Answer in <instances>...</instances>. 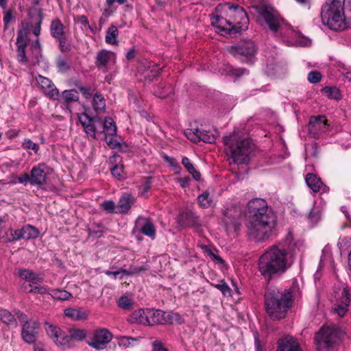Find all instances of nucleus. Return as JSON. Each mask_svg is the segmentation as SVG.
<instances>
[{
	"instance_id": "f257e3e1",
	"label": "nucleus",
	"mask_w": 351,
	"mask_h": 351,
	"mask_svg": "<svg viewBox=\"0 0 351 351\" xmlns=\"http://www.w3.org/2000/svg\"><path fill=\"white\" fill-rule=\"evenodd\" d=\"M296 244L293 236L287 234L278 245L270 246L258 259V271L267 280L285 273L293 263Z\"/></svg>"
},
{
	"instance_id": "f03ea898",
	"label": "nucleus",
	"mask_w": 351,
	"mask_h": 351,
	"mask_svg": "<svg viewBox=\"0 0 351 351\" xmlns=\"http://www.w3.org/2000/svg\"><path fill=\"white\" fill-rule=\"evenodd\" d=\"M249 221L247 226L249 237L256 241L267 240L276 224V216L268 207L266 201L254 198L247 204Z\"/></svg>"
},
{
	"instance_id": "7ed1b4c3",
	"label": "nucleus",
	"mask_w": 351,
	"mask_h": 351,
	"mask_svg": "<svg viewBox=\"0 0 351 351\" xmlns=\"http://www.w3.org/2000/svg\"><path fill=\"white\" fill-rule=\"evenodd\" d=\"M293 303V293L289 289H269L265 294L266 311L273 320L285 318Z\"/></svg>"
},
{
	"instance_id": "20e7f679",
	"label": "nucleus",
	"mask_w": 351,
	"mask_h": 351,
	"mask_svg": "<svg viewBox=\"0 0 351 351\" xmlns=\"http://www.w3.org/2000/svg\"><path fill=\"white\" fill-rule=\"evenodd\" d=\"M27 28L18 30L16 41V59L22 64H38L43 58V48L39 38L29 43Z\"/></svg>"
},
{
	"instance_id": "39448f33",
	"label": "nucleus",
	"mask_w": 351,
	"mask_h": 351,
	"mask_svg": "<svg viewBox=\"0 0 351 351\" xmlns=\"http://www.w3.org/2000/svg\"><path fill=\"white\" fill-rule=\"evenodd\" d=\"M226 154L235 164H247L250 154L254 150V145L248 138H241L237 133L232 132L223 137ZM231 164V162H230Z\"/></svg>"
},
{
	"instance_id": "423d86ee",
	"label": "nucleus",
	"mask_w": 351,
	"mask_h": 351,
	"mask_svg": "<svg viewBox=\"0 0 351 351\" xmlns=\"http://www.w3.org/2000/svg\"><path fill=\"white\" fill-rule=\"evenodd\" d=\"M346 0H332L330 3H326L321 11V18L323 24L330 29L339 31L345 26L343 14L344 3Z\"/></svg>"
},
{
	"instance_id": "0eeeda50",
	"label": "nucleus",
	"mask_w": 351,
	"mask_h": 351,
	"mask_svg": "<svg viewBox=\"0 0 351 351\" xmlns=\"http://www.w3.org/2000/svg\"><path fill=\"white\" fill-rule=\"evenodd\" d=\"M224 14L231 24L234 34L248 28L249 18L245 10L239 5H230L228 3L222 6Z\"/></svg>"
},
{
	"instance_id": "6e6552de",
	"label": "nucleus",
	"mask_w": 351,
	"mask_h": 351,
	"mask_svg": "<svg viewBox=\"0 0 351 351\" xmlns=\"http://www.w3.org/2000/svg\"><path fill=\"white\" fill-rule=\"evenodd\" d=\"M335 302L332 307L333 313L343 317L347 313L351 303V295L348 287L338 285L334 287Z\"/></svg>"
},
{
	"instance_id": "1a4fd4ad",
	"label": "nucleus",
	"mask_w": 351,
	"mask_h": 351,
	"mask_svg": "<svg viewBox=\"0 0 351 351\" xmlns=\"http://www.w3.org/2000/svg\"><path fill=\"white\" fill-rule=\"evenodd\" d=\"M5 242L12 243L19 239L29 240L37 238L39 231L31 225H26L20 229L9 228L5 233Z\"/></svg>"
},
{
	"instance_id": "9d476101",
	"label": "nucleus",
	"mask_w": 351,
	"mask_h": 351,
	"mask_svg": "<svg viewBox=\"0 0 351 351\" xmlns=\"http://www.w3.org/2000/svg\"><path fill=\"white\" fill-rule=\"evenodd\" d=\"M223 223L228 231L237 232L241 226L242 216L241 209L239 207H230L224 211Z\"/></svg>"
},
{
	"instance_id": "9b49d317",
	"label": "nucleus",
	"mask_w": 351,
	"mask_h": 351,
	"mask_svg": "<svg viewBox=\"0 0 351 351\" xmlns=\"http://www.w3.org/2000/svg\"><path fill=\"white\" fill-rule=\"evenodd\" d=\"M228 51L234 57H252L256 51V46L251 40H245L237 45L228 47Z\"/></svg>"
},
{
	"instance_id": "f8f14e48",
	"label": "nucleus",
	"mask_w": 351,
	"mask_h": 351,
	"mask_svg": "<svg viewBox=\"0 0 351 351\" xmlns=\"http://www.w3.org/2000/svg\"><path fill=\"white\" fill-rule=\"evenodd\" d=\"M336 334L330 327H322L315 335V342L317 348L328 349L335 342Z\"/></svg>"
},
{
	"instance_id": "ddd939ff",
	"label": "nucleus",
	"mask_w": 351,
	"mask_h": 351,
	"mask_svg": "<svg viewBox=\"0 0 351 351\" xmlns=\"http://www.w3.org/2000/svg\"><path fill=\"white\" fill-rule=\"evenodd\" d=\"M112 335L108 329H97L94 331L93 337L88 341V344L97 350H103L112 340Z\"/></svg>"
},
{
	"instance_id": "4468645a",
	"label": "nucleus",
	"mask_w": 351,
	"mask_h": 351,
	"mask_svg": "<svg viewBox=\"0 0 351 351\" xmlns=\"http://www.w3.org/2000/svg\"><path fill=\"white\" fill-rule=\"evenodd\" d=\"M77 118L86 134L94 139L96 138L97 126L101 125V119L97 117H90L86 113L77 114Z\"/></svg>"
},
{
	"instance_id": "2eb2a0df",
	"label": "nucleus",
	"mask_w": 351,
	"mask_h": 351,
	"mask_svg": "<svg viewBox=\"0 0 351 351\" xmlns=\"http://www.w3.org/2000/svg\"><path fill=\"white\" fill-rule=\"evenodd\" d=\"M258 13L265 20L271 31L277 32L280 29L279 17L272 8L261 7L258 8Z\"/></svg>"
},
{
	"instance_id": "dca6fc26",
	"label": "nucleus",
	"mask_w": 351,
	"mask_h": 351,
	"mask_svg": "<svg viewBox=\"0 0 351 351\" xmlns=\"http://www.w3.org/2000/svg\"><path fill=\"white\" fill-rule=\"evenodd\" d=\"M39 323L35 320L26 321L23 324L21 335L27 343H34L36 341L38 333Z\"/></svg>"
},
{
	"instance_id": "f3484780",
	"label": "nucleus",
	"mask_w": 351,
	"mask_h": 351,
	"mask_svg": "<svg viewBox=\"0 0 351 351\" xmlns=\"http://www.w3.org/2000/svg\"><path fill=\"white\" fill-rule=\"evenodd\" d=\"M36 80L40 86L41 89L43 90L45 95L51 99H58L59 97V91L49 78L38 75L36 77Z\"/></svg>"
},
{
	"instance_id": "a211bd4d",
	"label": "nucleus",
	"mask_w": 351,
	"mask_h": 351,
	"mask_svg": "<svg viewBox=\"0 0 351 351\" xmlns=\"http://www.w3.org/2000/svg\"><path fill=\"white\" fill-rule=\"evenodd\" d=\"M224 15V16L221 15L213 16L211 19L212 25L215 27L221 35H235L229 20H228V16L225 14Z\"/></svg>"
},
{
	"instance_id": "6ab92c4d",
	"label": "nucleus",
	"mask_w": 351,
	"mask_h": 351,
	"mask_svg": "<svg viewBox=\"0 0 351 351\" xmlns=\"http://www.w3.org/2000/svg\"><path fill=\"white\" fill-rule=\"evenodd\" d=\"M276 351H302V350L295 338L287 335L278 340Z\"/></svg>"
},
{
	"instance_id": "aec40b11",
	"label": "nucleus",
	"mask_w": 351,
	"mask_h": 351,
	"mask_svg": "<svg viewBox=\"0 0 351 351\" xmlns=\"http://www.w3.org/2000/svg\"><path fill=\"white\" fill-rule=\"evenodd\" d=\"M114 54L105 49L99 50L96 55L95 66L99 70H101L104 73L108 71V64L114 59Z\"/></svg>"
},
{
	"instance_id": "412c9836",
	"label": "nucleus",
	"mask_w": 351,
	"mask_h": 351,
	"mask_svg": "<svg viewBox=\"0 0 351 351\" xmlns=\"http://www.w3.org/2000/svg\"><path fill=\"white\" fill-rule=\"evenodd\" d=\"M45 169L46 166L44 164H38L32 169L30 174L31 184L41 186L46 183Z\"/></svg>"
},
{
	"instance_id": "4be33fe9",
	"label": "nucleus",
	"mask_w": 351,
	"mask_h": 351,
	"mask_svg": "<svg viewBox=\"0 0 351 351\" xmlns=\"http://www.w3.org/2000/svg\"><path fill=\"white\" fill-rule=\"evenodd\" d=\"M328 125L324 116L312 117L310 119L308 130L314 137L319 134V130H324Z\"/></svg>"
},
{
	"instance_id": "5701e85b",
	"label": "nucleus",
	"mask_w": 351,
	"mask_h": 351,
	"mask_svg": "<svg viewBox=\"0 0 351 351\" xmlns=\"http://www.w3.org/2000/svg\"><path fill=\"white\" fill-rule=\"evenodd\" d=\"M127 321L130 324L148 325L147 309L139 308L134 311L127 318Z\"/></svg>"
},
{
	"instance_id": "b1692460",
	"label": "nucleus",
	"mask_w": 351,
	"mask_h": 351,
	"mask_svg": "<svg viewBox=\"0 0 351 351\" xmlns=\"http://www.w3.org/2000/svg\"><path fill=\"white\" fill-rule=\"evenodd\" d=\"M178 223L183 228L197 227L199 225V219L192 213H182L178 217Z\"/></svg>"
},
{
	"instance_id": "393cba45",
	"label": "nucleus",
	"mask_w": 351,
	"mask_h": 351,
	"mask_svg": "<svg viewBox=\"0 0 351 351\" xmlns=\"http://www.w3.org/2000/svg\"><path fill=\"white\" fill-rule=\"evenodd\" d=\"M134 202L135 198L132 195L125 193L119 200L117 212L120 213H127Z\"/></svg>"
},
{
	"instance_id": "a878e982",
	"label": "nucleus",
	"mask_w": 351,
	"mask_h": 351,
	"mask_svg": "<svg viewBox=\"0 0 351 351\" xmlns=\"http://www.w3.org/2000/svg\"><path fill=\"white\" fill-rule=\"evenodd\" d=\"M64 29L65 27L59 19H56L51 22L50 33L55 39L66 36Z\"/></svg>"
},
{
	"instance_id": "bb28decb",
	"label": "nucleus",
	"mask_w": 351,
	"mask_h": 351,
	"mask_svg": "<svg viewBox=\"0 0 351 351\" xmlns=\"http://www.w3.org/2000/svg\"><path fill=\"white\" fill-rule=\"evenodd\" d=\"M19 275L21 278L25 280L27 282H32V285L40 284L44 280L42 275L29 269L21 270Z\"/></svg>"
},
{
	"instance_id": "cd10ccee",
	"label": "nucleus",
	"mask_w": 351,
	"mask_h": 351,
	"mask_svg": "<svg viewBox=\"0 0 351 351\" xmlns=\"http://www.w3.org/2000/svg\"><path fill=\"white\" fill-rule=\"evenodd\" d=\"M147 316L149 319V326L163 324L165 322V312L159 309L154 310L147 308Z\"/></svg>"
},
{
	"instance_id": "c85d7f7f",
	"label": "nucleus",
	"mask_w": 351,
	"mask_h": 351,
	"mask_svg": "<svg viewBox=\"0 0 351 351\" xmlns=\"http://www.w3.org/2000/svg\"><path fill=\"white\" fill-rule=\"evenodd\" d=\"M306 183L308 186L313 191V192H319L322 188H324V184L322 183L321 179L318 178L316 175L313 173H308L306 176Z\"/></svg>"
},
{
	"instance_id": "c756f323",
	"label": "nucleus",
	"mask_w": 351,
	"mask_h": 351,
	"mask_svg": "<svg viewBox=\"0 0 351 351\" xmlns=\"http://www.w3.org/2000/svg\"><path fill=\"white\" fill-rule=\"evenodd\" d=\"M173 92V88L170 84L160 83L154 87V93L159 98L168 97Z\"/></svg>"
},
{
	"instance_id": "7c9ffc66",
	"label": "nucleus",
	"mask_w": 351,
	"mask_h": 351,
	"mask_svg": "<svg viewBox=\"0 0 351 351\" xmlns=\"http://www.w3.org/2000/svg\"><path fill=\"white\" fill-rule=\"evenodd\" d=\"M102 130L101 132L105 133L106 136H114L117 134V128L115 123L111 117H106L104 123H101Z\"/></svg>"
},
{
	"instance_id": "2f4dec72",
	"label": "nucleus",
	"mask_w": 351,
	"mask_h": 351,
	"mask_svg": "<svg viewBox=\"0 0 351 351\" xmlns=\"http://www.w3.org/2000/svg\"><path fill=\"white\" fill-rule=\"evenodd\" d=\"M62 100L66 108L75 101L79 100V95L77 90L74 89L65 90L62 93Z\"/></svg>"
},
{
	"instance_id": "473e14b6",
	"label": "nucleus",
	"mask_w": 351,
	"mask_h": 351,
	"mask_svg": "<svg viewBox=\"0 0 351 351\" xmlns=\"http://www.w3.org/2000/svg\"><path fill=\"white\" fill-rule=\"evenodd\" d=\"M93 107L97 113L103 112L106 109V101L103 95L99 93H96L93 95Z\"/></svg>"
},
{
	"instance_id": "72a5a7b5",
	"label": "nucleus",
	"mask_w": 351,
	"mask_h": 351,
	"mask_svg": "<svg viewBox=\"0 0 351 351\" xmlns=\"http://www.w3.org/2000/svg\"><path fill=\"white\" fill-rule=\"evenodd\" d=\"M199 142L203 141L204 143H215L218 133L216 130L213 132L200 130L199 129Z\"/></svg>"
},
{
	"instance_id": "f704fd0d",
	"label": "nucleus",
	"mask_w": 351,
	"mask_h": 351,
	"mask_svg": "<svg viewBox=\"0 0 351 351\" xmlns=\"http://www.w3.org/2000/svg\"><path fill=\"white\" fill-rule=\"evenodd\" d=\"M64 314L73 320H83L86 319L88 317L86 312L71 308L65 309Z\"/></svg>"
},
{
	"instance_id": "c9c22d12",
	"label": "nucleus",
	"mask_w": 351,
	"mask_h": 351,
	"mask_svg": "<svg viewBox=\"0 0 351 351\" xmlns=\"http://www.w3.org/2000/svg\"><path fill=\"white\" fill-rule=\"evenodd\" d=\"M182 164L186 168V169L188 171V172L192 175L193 178L195 180H199L200 179V178H201L200 173L197 170L195 169L194 165L191 162V160L189 158H187L186 156L183 157L182 159Z\"/></svg>"
},
{
	"instance_id": "e433bc0d",
	"label": "nucleus",
	"mask_w": 351,
	"mask_h": 351,
	"mask_svg": "<svg viewBox=\"0 0 351 351\" xmlns=\"http://www.w3.org/2000/svg\"><path fill=\"white\" fill-rule=\"evenodd\" d=\"M118 36V29L115 25H110L106 32L105 40L109 45L117 44V38Z\"/></svg>"
},
{
	"instance_id": "4c0bfd02",
	"label": "nucleus",
	"mask_w": 351,
	"mask_h": 351,
	"mask_svg": "<svg viewBox=\"0 0 351 351\" xmlns=\"http://www.w3.org/2000/svg\"><path fill=\"white\" fill-rule=\"evenodd\" d=\"M0 320L8 325L16 326V320L10 311L5 309H0Z\"/></svg>"
},
{
	"instance_id": "58836bf2",
	"label": "nucleus",
	"mask_w": 351,
	"mask_h": 351,
	"mask_svg": "<svg viewBox=\"0 0 351 351\" xmlns=\"http://www.w3.org/2000/svg\"><path fill=\"white\" fill-rule=\"evenodd\" d=\"M49 295L56 300H67L72 298V294L64 289H52Z\"/></svg>"
},
{
	"instance_id": "ea45409f",
	"label": "nucleus",
	"mask_w": 351,
	"mask_h": 351,
	"mask_svg": "<svg viewBox=\"0 0 351 351\" xmlns=\"http://www.w3.org/2000/svg\"><path fill=\"white\" fill-rule=\"evenodd\" d=\"M117 304L120 308L124 310L130 311L133 308L134 303L131 298L124 295L119 298Z\"/></svg>"
},
{
	"instance_id": "a19ab883",
	"label": "nucleus",
	"mask_w": 351,
	"mask_h": 351,
	"mask_svg": "<svg viewBox=\"0 0 351 351\" xmlns=\"http://www.w3.org/2000/svg\"><path fill=\"white\" fill-rule=\"evenodd\" d=\"M141 232L148 237H154L156 234V230L154 226L150 220H146L145 224L141 227Z\"/></svg>"
},
{
	"instance_id": "79ce46f5",
	"label": "nucleus",
	"mask_w": 351,
	"mask_h": 351,
	"mask_svg": "<svg viewBox=\"0 0 351 351\" xmlns=\"http://www.w3.org/2000/svg\"><path fill=\"white\" fill-rule=\"evenodd\" d=\"M56 345L62 346L63 348H71L73 345V341L71 335H62L60 334V337L58 338Z\"/></svg>"
},
{
	"instance_id": "37998d69",
	"label": "nucleus",
	"mask_w": 351,
	"mask_h": 351,
	"mask_svg": "<svg viewBox=\"0 0 351 351\" xmlns=\"http://www.w3.org/2000/svg\"><path fill=\"white\" fill-rule=\"evenodd\" d=\"M197 201L202 207L208 208L210 206L213 199L210 193L205 191L197 197Z\"/></svg>"
},
{
	"instance_id": "c03bdc74",
	"label": "nucleus",
	"mask_w": 351,
	"mask_h": 351,
	"mask_svg": "<svg viewBox=\"0 0 351 351\" xmlns=\"http://www.w3.org/2000/svg\"><path fill=\"white\" fill-rule=\"evenodd\" d=\"M73 342L82 341L86 337V330L79 328H72L69 330Z\"/></svg>"
},
{
	"instance_id": "a18cd8bd",
	"label": "nucleus",
	"mask_w": 351,
	"mask_h": 351,
	"mask_svg": "<svg viewBox=\"0 0 351 351\" xmlns=\"http://www.w3.org/2000/svg\"><path fill=\"white\" fill-rule=\"evenodd\" d=\"M322 91H324L326 96L329 98L339 99L341 97L340 91L336 87L326 86L322 89Z\"/></svg>"
},
{
	"instance_id": "49530a36",
	"label": "nucleus",
	"mask_w": 351,
	"mask_h": 351,
	"mask_svg": "<svg viewBox=\"0 0 351 351\" xmlns=\"http://www.w3.org/2000/svg\"><path fill=\"white\" fill-rule=\"evenodd\" d=\"M110 169L112 176L117 180H123L125 178L123 164L118 166L110 167Z\"/></svg>"
},
{
	"instance_id": "de8ad7c7",
	"label": "nucleus",
	"mask_w": 351,
	"mask_h": 351,
	"mask_svg": "<svg viewBox=\"0 0 351 351\" xmlns=\"http://www.w3.org/2000/svg\"><path fill=\"white\" fill-rule=\"evenodd\" d=\"M136 342V339L130 337H121L118 339V344L124 348L133 346Z\"/></svg>"
},
{
	"instance_id": "09e8293b",
	"label": "nucleus",
	"mask_w": 351,
	"mask_h": 351,
	"mask_svg": "<svg viewBox=\"0 0 351 351\" xmlns=\"http://www.w3.org/2000/svg\"><path fill=\"white\" fill-rule=\"evenodd\" d=\"M47 332L48 335L56 343L58 340V338L60 337L61 330L56 326L52 325L49 326L47 328Z\"/></svg>"
},
{
	"instance_id": "8fccbe9b",
	"label": "nucleus",
	"mask_w": 351,
	"mask_h": 351,
	"mask_svg": "<svg viewBox=\"0 0 351 351\" xmlns=\"http://www.w3.org/2000/svg\"><path fill=\"white\" fill-rule=\"evenodd\" d=\"M21 147L24 149H32L35 154H37L39 150V145L29 138H25L21 144Z\"/></svg>"
},
{
	"instance_id": "3c124183",
	"label": "nucleus",
	"mask_w": 351,
	"mask_h": 351,
	"mask_svg": "<svg viewBox=\"0 0 351 351\" xmlns=\"http://www.w3.org/2000/svg\"><path fill=\"white\" fill-rule=\"evenodd\" d=\"M213 287L221 291L224 296H230L231 295V289L228 287L226 282L224 280H221L219 283L214 285L212 284Z\"/></svg>"
},
{
	"instance_id": "603ef678",
	"label": "nucleus",
	"mask_w": 351,
	"mask_h": 351,
	"mask_svg": "<svg viewBox=\"0 0 351 351\" xmlns=\"http://www.w3.org/2000/svg\"><path fill=\"white\" fill-rule=\"evenodd\" d=\"M199 129H187L185 130L184 134L188 139L191 141L197 143L199 142Z\"/></svg>"
},
{
	"instance_id": "864d4df0",
	"label": "nucleus",
	"mask_w": 351,
	"mask_h": 351,
	"mask_svg": "<svg viewBox=\"0 0 351 351\" xmlns=\"http://www.w3.org/2000/svg\"><path fill=\"white\" fill-rule=\"evenodd\" d=\"M227 73L230 75L240 77L247 73V70L241 68H234L232 66L227 65L226 69Z\"/></svg>"
},
{
	"instance_id": "5fc2aeb1",
	"label": "nucleus",
	"mask_w": 351,
	"mask_h": 351,
	"mask_svg": "<svg viewBox=\"0 0 351 351\" xmlns=\"http://www.w3.org/2000/svg\"><path fill=\"white\" fill-rule=\"evenodd\" d=\"M74 21L75 23H81L82 25V28H84L85 29H88L92 32H94L93 28L91 27V26L89 25L88 20L86 16H84V15L77 16L74 18Z\"/></svg>"
},
{
	"instance_id": "6e6d98bb",
	"label": "nucleus",
	"mask_w": 351,
	"mask_h": 351,
	"mask_svg": "<svg viewBox=\"0 0 351 351\" xmlns=\"http://www.w3.org/2000/svg\"><path fill=\"white\" fill-rule=\"evenodd\" d=\"M29 287H31V289L29 290V293H39L41 295L48 294V293L49 294L47 288L45 287H43V286H40V284H38V285L29 284Z\"/></svg>"
},
{
	"instance_id": "4d7b16f0",
	"label": "nucleus",
	"mask_w": 351,
	"mask_h": 351,
	"mask_svg": "<svg viewBox=\"0 0 351 351\" xmlns=\"http://www.w3.org/2000/svg\"><path fill=\"white\" fill-rule=\"evenodd\" d=\"M76 86L77 87L78 90L81 92L84 98L90 99L92 97L93 95H94V90L91 87H85L82 84H76Z\"/></svg>"
},
{
	"instance_id": "13d9d810",
	"label": "nucleus",
	"mask_w": 351,
	"mask_h": 351,
	"mask_svg": "<svg viewBox=\"0 0 351 351\" xmlns=\"http://www.w3.org/2000/svg\"><path fill=\"white\" fill-rule=\"evenodd\" d=\"M56 40L59 42V47L62 52H68L71 50V45L68 43L66 36Z\"/></svg>"
},
{
	"instance_id": "bf43d9fd",
	"label": "nucleus",
	"mask_w": 351,
	"mask_h": 351,
	"mask_svg": "<svg viewBox=\"0 0 351 351\" xmlns=\"http://www.w3.org/2000/svg\"><path fill=\"white\" fill-rule=\"evenodd\" d=\"M204 252L206 253L213 261H216L221 264H224V261L217 254H215L208 246H202Z\"/></svg>"
},
{
	"instance_id": "052dcab7",
	"label": "nucleus",
	"mask_w": 351,
	"mask_h": 351,
	"mask_svg": "<svg viewBox=\"0 0 351 351\" xmlns=\"http://www.w3.org/2000/svg\"><path fill=\"white\" fill-rule=\"evenodd\" d=\"M43 14L42 12L40 10L38 13V21L36 23L35 26L33 29V34L36 36H38L40 34L41 23L43 22Z\"/></svg>"
},
{
	"instance_id": "680f3d73",
	"label": "nucleus",
	"mask_w": 351,
	"mask_h": 351,
	"mask_svg": "<svg viewBox=\"0 0 351 351\" xmlns=\"http://www.w3.org/2000/svg\"><path fill=\"white\" fill-rule=\"evenodd\" d=\"M102 208L108 213H115V204L113 201L107 200L104 201L101 204ZM116 213H118L116 211Z\"/></svg>"
},
{
	"instance_id": "e2e57ef3",
	"label": "nucleus",
	"mask_w": 351,
	"mask_h": 351,
	"mask_svg": "<svg viewBox=\"0 0 351 351\" xmlns=\"http://www.w3.org/2000/svg\"><path fill=\"white\" fill-rule=\"evenodd\" d=\"M321 79L322 75L319 71H311L308 75V80L313 84L319 82Z\"/></svg>"
},
{
	"instance_id": "0e129e2a",
	"label": "nucleus",
	"mask_w": 351,
	"mask_h": 351,
	"mask_svg": "<svg viewBox=\"0 0 351 351\" xmlns=\"http://www.w3.org/2000/svg\"><path fill=\"white\" fill-rule=\"evenodd\" d=\"M146 269L144 267H136V266H131L128 270L126 269H122V274L125 275H132L134 274H138L141 271H145Z\"/></svg>"
},
{
	"instance_id": "69168bd1",
	"label": "nucleus",
	"mask_w": 351,
	"mask_h": 351,
	"mask_svg": "<svg viewBox=\"0 0 351 351\" xmlns=\"http://www.w3.org/2000/svg\"><path fill=\"white\" fill-rule=\"evenodd\" d=\"M108 163L111 167L122 165V158L119 154H114L108 159Z\"/></svg>"
},
{
	"instance_id": "338daca9",
	"label": "nucleus",
	"mask_w": 351,
	"mask_h": 351,
	"mask_svg": "<svg viewBox=\"0 0 351 351\" xmlns=\"http://www.w3.org/2000/svg\"><path fill=\"white\" fill-rule=\"evenodd\" d=\"M152 351H165V348L162 342L158 339L152 343Z\"/></svg>"
},
{
	"instance_id": "774afa93",
	"label": "nucleus",
	"mask_w": 351,
	"mask_h": 351,
	"mask_svg": "<svg viewBox=\"0 0 351 351\" xmlns=\"http://www.w3.org/2000/svg\"><path fill=\"white\" fill-rule=\"evenodd\" d=\"M56 64H57V66L60 70H62V71L66 70L69 68L66 60H64V58H58Z\"/></svg>"
}]
</instances>
